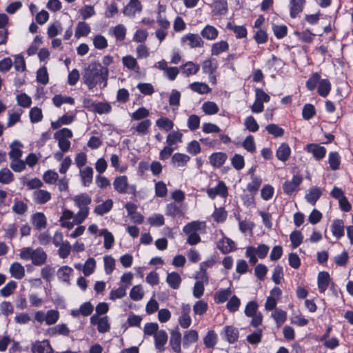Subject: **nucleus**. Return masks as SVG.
I'll list each match as a JSON object with an SVG mask.
<instances>
[{
	"label": "nucleus",
	"mask_w": 353,
	"mask_h": 353,
	"mask_svg": "<svg viewBox=\"0 0 353 353\" xmlns=\"http://www.w3.org/2000/svg\"><path fill=\"white\" fill-rule=\"evenodd\" d=\"M108 73V68L102 67L100 64H91L85 68L83 74L82 80L89 90H92L101 81H104V85H105Z\"/></svg>",
	"instance_id": "nucleus-1"
},
{
	"label": "nucleus",
	"mask_w": 353,
	"mask_h": 353,
	"mask_svg": "<svg viewBox=\"0 0 353 353\" xmlns=\"http://www.w3.org/2000/svg\"><path fill=\"white\" fill-rule=\"evenodd\" d=\"M20 258L25 261L31 260L34 265H42L47 260V254L41 248L33 249L31 247H26L20 250Z\"/></svg>",
	"instance_id": "nucleus-2"
},
{
	"label": "nucleus",
	"mask_w": 353,
	"mask_h": 353,
	"mask_svg": "<svg viewBox=\"0 0 353 353\" xmlns=\"http://www.w3.org/2000/svg\"><path fill=\"white\" fill-rule=\"evenodd\" d=\"M205 223L199 221H194L186 224L183 232L188 236L187 243L194 245L201 241L199 232L205 229Z\"/></svg>",
	"instance_id": "nucleus-3"
},
{
	"label": "nucleus",
	"mask_w": 353,
	"mask_h": 353,
	"mask_svg": "<svg viewBox=\"0 0 353 353\" xmlns=\"http://www.w3.org/2000/svg\"><path fill=\"white\" fill-rule=\"evenodd\" d=\"M114 190L119 194H128L136 196L137 186L134 184H130L128 179L125 175L119 176L114 178L113 181Z\"/></svg>",
	"instance_id": "nucleus-4"
},
{
	"label": "nucleus",
	"mask_w": 353,
	"mask_h": 353,
	"mask_svg": "<svg viewBox=\"0 0 353 353\" xmlns=\"http://www.w3.org/2000/svg\"><path fill=\"white\" fill-rule=\"evenodd\" d=\"M206 193L211 199H214L216 196L225 199L228 195V190L223 181H219L216 186L208 188Z\"/></svg>",
	"instance_id": "nucleus-5"
},
{
	"label": "nucleus",
	"mask_w": 353,
	"mask_h": 353,
	"mask_svg": "<svg viewBox=\"0 0 353 353\" xmlns=\"http://www.w3.org/2000/svg\"><path fill=\"white\" fill-rule=\"evenodd\" d=\"M181 44H187L191 48L203 46L202 37L198 34L188 33L181 38Z\"/></svg>",
	"instance_id": "nucleus-6"
},
{
	"label": "nucleus",
	"mask_w": 353,
	"mask_h": 353,
	"mask_svg": "<svg viewBox=\"0 0 353 353\" xmlns=\"http://www.w3.org/2000/svg\"><path fill=\"white\" fill-rule=\"evenodd\" d=\"M143 6L140 0H130V2L124 7L123 13L125 16L133 18L137 13L141 12Z\"/></svg>",
	"instance_id": "nucleus-7"
},
{
	"label": "nucleus",
	"mask_w": 353,
	"mask_h": 353,
	"mask_svg": "<svg viewBox=\"0 0 353 353\" xmlns=\"http://www.w3.org/2000/svg\"><path fill=\"white\" fill-rule=\"evenodd\" d=\"M302 181L303 177L301 175H294L292 180L286 181L283 183V192L288 195H292L298 190V188Z\"/></svg>",
	"instance_id": "nucleus-8"
},
{
	"label": "nucleus",
	"mask_w": 353,
	"mask_h": 353,
	"mask_svg": "<svg viewBox=\"0 0 353 353\" xmlns=\"http://www.w3.org/2000/svg\"><path fill=\"white\" fill-rule=\"evenodd\" d=\"M191 307L189 304H183L181 306V315L179 318V323L181 327L188 328L192 323V319L190 316Z\"/></svg>",
	"instance_id": "nucleus-9"
},
{
	"label": "nucleus",
	"mask_w": 353,
	"mask_h": 353,
	"mask_svg": "<svg viewBox=\"0 0 353 353\" xmlns=\"http://www.w3.org/2000/svg\"><path fill=\"white\" fill-rule=\"evenodd\" d=\"M181 334L178 327H175L170 332V345L172 350L176 353L181 351Z\"/></svg>",
	"instance_id": "nucleus-10"
},
{
	"label": "nucleus",
	"mask_w": 353,
	"mask_h": 353,
	"mask_svg": "<svg viewBox=\"0 0 353 353\" xmlns=\"http://www.w3.org/2000/svg\"><path fill=\"white\" fill-rule=\"evenodd\" d=\"M211 7L215 15H225L228 12L227 0H214Z\"/></svg>",
	"instance_id": "nucleus-11"
},
{
	"label": "nucleus",
	"mask_w": 353,
	"mask_h": 353,
	"mask_svg": "<svg viewBox=\"0 0 353 353\" xmlns=\"http://www.w3.org/2000/svg\"><path fill=\"white\" fill-rule=\"evenodd\" d=\"M234 242L228 237L222 238L217 243V248L223 254L232 252L234 250Z\"/></svg>",
	"instance_id": "nucleus-12"
},
{
	"label": "nucleus",
	"mask_w": 353,
	"mask_h": 353,
	"mask_svg": "<svg viewBox=\"0 0 353 353\" xmlns=\"http://www.w3.org/2000/svg\"><path fill=\"white\" fill-rule=\"evenodd\" d=\"M330 283V276L327 272H320L318 274L317 284L319 292L324 293Z\"/></svg>",
	"instance_id": "nucleus-13"
},
{
	"label": "nucleus",
	"mask_w": 353,
	"mask_h": 353,
	"mask_svg": "<svg viewBox=\"0 0 353 353\" xmlns=\"http://www.w3.org/2000/svg\"><path fill=\"white\" fill-rule=\"evenodd\" d=\"M305 0H290V15L294 19L303 11Z\"/></svg>",
	"instance_id": "nucleus-14"
},
{
	"label": "nucleus",
	"mask_w": 353,
	"mask_h": 353,
	"mask_svg": "<svg viewBox=\"0 0 353 353\" xmlns=\"http://www.w3.org/2000/svg\"><path fill=\"white\" fill-rule=\"evenodd\" d=\"M79 174L81 176L82 185L85 187H88L92 182V168L88 166L84 168L80 169Z\"/></svg>",
	"instance_id": "nucleus-15"
},
{
	"label": "nucleus",
	"mask_w": 353,
	"mask_h": 353,
	"mask_svg": "<svg viewBox=\"0 0 353 353\" xmlns=\"http://www.w3.org/2000/svg\"><path fill=\"white\" fill-rule=\"evenodd\" d=\"M32 223L38 230H41L46 228L47 219L42 212H36L32 214L31 218Z\"/></svg>",
	"instance_id": "nucleus-16"
},
{
	"label": "nucleus",
	"mask_w": 353,
	"mask_h": 353,
	"mask_svg": "<svg viewBox=\"0 0 353 353\" xmlns=\"http://www.w3.org/2000/svg\"><path fill=\"white\" fill-rule=\"evenodd\" d=\"M227 158V154L224 152H214L209 157V161L212 166L220 168L225 163Z\"/></svg>",
	"instance_id": "nucleus-17"
},
{
	"label": "nucleus",
	"mask_w": 353,
	"mask_h": 353,
	"mask_svg": "<svg viewBox=\"0 0 353 353\" xmlns=\"http://www.w3.org/2000/svg\"><path fill=\"white\" fill-rule=\"evenodd\" d=\"M53 351L48 340L37 341L32 347L33 353H52Z\"/></svg>",
	"instance_id": "nucleus-18"
},
{
	"label": "nucleus",
	"mask_w": 353,
	"mask_h": 353,
	"mask_svg": "<svg viewBox=\"0 0 353 353\" xmlns=\"http://www.w3.org/2000/svg\"><path fill=\"white\" fill-rule=\"evenodd\" d=\"M290 154L291 149L289 145L286 143H281L276 152V157L279 160L283 162L287 161Z\"/></svg>",
	"instance_id": "nucleus-19"
},
{
	"label": "nucleus",
	"mask_w": 353,
	"mask_h": 353,
	"mask_svg": "<svg viewBox=\"0 0 353 353\" xmlns=\"http://www.w3.org/2000/svg\"><path fill=\"white\" fill-rule=\"evenodd\" d=\"M201 35L207 40H215L219 36V30L213 26L206 25L201 31Z\"/></svg>",
	"instance_id": "nucleus-20"
},
{
	"label": "nucleus",
	"mask_w": 353,
	"mask_h": 353,
	"mask_svg": "<svg viewBox=\"0 0 353 353\" xmlns=\"http://www.w3.org/2000/svg\"><path fill=\"white\" fill-rule=\"evenodd\" d=\"M33 199L38 204H44L51 199V194L44 190H37L33 192Z\"/></svg>",
	"instance_id": "nucleus-21"
},
{
	"label": "nucleus",
	"mask_w": 353,
	"mask_h": 353,
	"mask_svg": "<svg viewBox=\"0 0 353 353\" xmlns=\"http://www.w3.org/2000/svg\"><path fill=\"white\" fill-rule=\"evenodd\" d=\"M306 147L307 151L312 153L317 160L322 159L325 156L326 149L323 146L310 143L307 145Z\"/></svg>",
	"instance_id": "nucleus-22"
},
{
	"label": "nucleus",
	"mask_w": 353,
	"mask_h": 353,
	"mask_svg": "<svg viewBox=\"0 0 353 353\" xmlns=\"http://www.w3.org/2000/svg\"><path fill=\"white\" fill-rule=\"evenodd\" d=\"M9 272L12 277L16 279H21L25 276V268L19 262H14L9 268Z\"/></svg>",
	"instance_id": "nucleus-23"
},
{
	"label": "nucleus",
	"mask_w": 353,
	"mask_h": 353,
	"mask_svg": "<svg viewBox=\"0 0 353 353\" xmlns=\"http://www.w3.org/2000/svg\"><path fill=\"white\" fill-rule=\"evenodd\" d=\"M152 122L150 119H144L140 121L137 125H132L131 130H134L138 135L144 136L148 134Z\"/></svg>",
	"instance_id": "nucleus-24"
},
{
	"label": "nucleus",
	"mask_w": 353,
	"mask_h": 353,
	"mask_svg": "<svg viewBox=\"0 0 353 353\" xmlns=\"http://www.w3.org/2000/svg\"><path fill=\"white\" fill-rule=\"evenodd\" d=\"M155 341V347L159 351L164 350V345L168 341V334L165 330L158 331L154 336Z\"/></svg>",
	"instance_id": "nucleus-25"
},
{
	"label": "nucleus",
	"mask_w": 353,
	"mask_h": 353,
	"mask_svg": "<svg viewBox=\"0 0 353 353\" xmlns=\"http://www.w3.org/2000/svg\"><path fill=\"white\" fill-rule=\"evenodd\" d=\"M322 191L320 188L312 187L309 189L308 192L305 195L306 201L312 205H314L321 197Z\"/></svg>",
	"instance_id": "nucleus-26"
},
{
	"label": "nucleus",
	"mask_w": 353,
	"mask_h": 353,
	"mask_svg": "<svg viewBox=\"0 0 353 353\" xmlns=\"http://www.w3.org/2000/svg\"><path fill=\"white\" fill-rule=\"evenodd\" d=\"M344 222L341 219L334 220L331 225V230L332 234L337 239H339L344 235Z\"/></svg>",
	"instance_id": "nucleus-27"
},
{
	"label": "nucleus",
	"mask_w": 353,
	"mask_h": 353,
	"mask_svg": "<svg viewBox=\"0 0 353 353\" xmlns=\"http://www.w3.org/2000/svg\"><path fill=\"white\" fill-rule=\"evenodd\" d=\"M223 333L225 338L230 343H234L238 340L239 331L237 328L233 326H225Z\"/></svg>",
	"instance_id": "nucleus-28"
},
{
	"label": "nucleus",
	"mask_w": 353,
	"mask_h": 353,
	"mask_svg": "<svg viewBox=\"0 0 353 353\" xmlns=\"http://www.w3.org/2000/svg\"><path fill=\"white\" fill-rule=\"evenodd\" d=\"M166 282L171 288L177 290L179 288L181 283V276L176 272L168 273Z\"/></svg>",
	"instance_id": "nucleus-29"
},
{
	"label": "nucleus",
	"mask_w": 353,
	"mask_h": 353,
	"mask_svg": "<svg viewBox=\"0 0 353 353\" xmlns=\"http://www.w3.org/2000/svg\"><path fill=\"white\" fill-rule=\"evenodd\" d=\"M112 206L113 201L109 199L103 203L97 205L94 210V212L97 215L103 216L109 212L112 208Z\"/></svg>",
	"instance_id": "nucleus-30"
},
{
	"label": "nucleus",
	"mask_w": 353,
	"mask_h": 353,
	"mask_svg": "<svg viewBox=\"0 0 353 353\" xmlns=\"http://www.w3.org/2000/svg\"><path fill=\"white\" fill-rule=\"evenodd\" d=\"M22 146V144L17 141H14L10 144V150L8 154L11 160L21 159L23 153L21 150Z\"/></svg>",
	"instance_id": "nucleus-31"
},
{
	"label": "nucleus",
	"mask_w": 353,
	"mask_h": 353,
	"mask_svg": "<svg viewBox=\"0 0 353 353\" xmlns=\"http://www.w3.org/2000/svg\"><path fill=\"white\" fill-rule=\"evenodd\" d=\"M226 28L232 31L237 39L245 38L248 34V31L244 26H236L232 23H228Z\"/></svg>",
	"instance_id": "nucleus-32"
},
{
	"label": "nucleus",
	"mask_w": 353,
	"mask_h": 353,
	"mask_svg": "<svg viewBox=\"0 0 353 353\" xmlns=\"http://www.w3.org/2000/svg\"><path fill=\"white\" fill-rule=\"evenodd\" d=\"M181 69L183 74L186 77H189L196 74L200 69V65L192 61H188L181 66Z\"/></svg>",
	"instance_id": "nucleus-33"
},
{
	"label": "nucleus",
	"mask_w": 353,
	"mask_h": 353,
	"mask_svg": "<svg viewBox=\"0 0 353 353\" xmlns=\"http://www.w3.org/2000/svg\"><path fill=\"white\" fill-rule=\"evenodd\" d=\"M190 159V157L187 154L175 153L172 157V163L174 167H184Z\"/></svg>",
	"instance_id": "nucleus-34"
},
{
	"label": "nucleus",
	"mask_w": 353,
	"mask_h": 353,
	"mask_svg": "<svg viewBox=\"0 0 353 353\" xmlns=\"http://www.w3.org/2000/svg\"><path fill=\"white\" fill-rule=\"evenodd\" d=\"M332 85L330 81L327 79H321L319 85L317 92L322 97H326L330 92Z\"/></svg>",
	"instance_id": "nucleus-35"
},
{
	"label": "nucleus",
	"mask_w": 353,
	"mask_h": 353,
	"mask_svg": "<svg viewBox=\"0 0 353 353\" xmlns=\"http://www.w3.org/2000/svg\"><path fill=\"white\" fill-rule=\"evenodd\" d=\"M199 339L198 332L194 330H190L185 332L183 338V347H188L190 344L197 341Z\"/></svg>",
	"instance_id": "nucleus-36"
},
{
	"label": "nucleus",
	"mask_w": 353,
	"mask_h": 353,
	"mask_svg": "<svg viewBox=\"0 0 353 353\" xmlns=\"http://www.w3.org/2000/svg\"><path fill=\"white\" fill-rule=\"evenodd\" d=\"M229 49V44L225 41H220L212 45L211 54L214 56H218L221 53L228 51Z\"/></svg>",
	"instance_id": "nucleus-37"
},
{
	"label": "nucleus",
	"mask_w": 353,
	"mask_h": 353,
	"mask_svg": "<svg viewBox=\"0 0 353 353\" xmlns=\"http://www.w3.org/2000/svg\"><path fill=\"white\" fill-rule=\"evenodd\" d=\"M122 63L126 68L130 70L138 72L139 70V66L137 59L131 55H127L122 58Z\"/></svg>",
	"instance_id": "nucleus-38"
},
{
	"label": "nucleus",
	"mask_w": 353,
	"mask_h": 353,
	"mask_svg": "<svg viewBox=\"0 0 353 353\" xmlns=\"http://www.w3.org/2000/svg\"><path fill=\"white\" fill-rule=\"evenodd\" d=\"M91 197L86 194H81L74 196V202L79 208H88V205L91 203Z\"/></svg>",
	"instance_id": "nucleus-39"
},
{
	"label": "nucleus",
	"mask_w": 353,
	"mask_h": 353,
	"mask_svg": "<svg viewBox=\"0 0 353 353\" xmlns=\"http://www.w3.org/2000/svg\"><path fill=\"white\" fill-rule=\"evenodd\" d=\"M232 291L230 288L220 289L214 294V299L216 303H223L230 296Z\"/></svg>",
	"instance_id": "nucleus-40"
},
{
	"label": "nucleus",
	"mask_w": 353,
	"mask_h": 353,
	"mask_svg": "<svg viewBox=\"0 0 353 353\" xmlns=\"http://www.w3.org/2000/svg\"><path fill=\"white\" fill-rule=\"evenodd\" d=\"M251 180H252L251 182L247 185V190L251 194H254L258 192V190L261 185L262 179L259 176H256L255 174H252Z\"/></svg>",
	"instance_id": "nucleus-41"
},
{
	"label": "nucleus",
	"mask_w": 353,
	"mask_h": 353,
	"mask_svg": "<svg viewBox=\"0 0 353 353\" xmlns=\"http://www.w3.org/2000/svg\"><path fill=\"white\" fill-rule=\"evenodd\" d=\"M128 288V285L121 284L117 289L112 290L110 293V299L115 301L116 299H122L126 295Z\"/></svg>",
	"instance_id": "nucleus-42"
},
{
	"label": "nucleus",
	"mask_w": 353,
	"mask_h": 353,
	"mask_svg": "<svg viewBox=\"0 0 353 353\" xmlns=\"http://www.w3.org/2000/svg\"><path fill=\"white\" fill-rule=\"evenodd\" d=\"M217 68V63L215 59H209L205 60L202 64V70L205 74L211 75L214 74Z\"/></svg>",
	"instance_id": "nucleus-43"
},
{
	"label": "nucleus",
	"mask_w": 353,
	"mask_h": 353,
	"mask_svg": "<svg viewBox=\"0 0 353 353\" xmlns=\"http://www.w3.org/2000/svg\"><path fill=\"white\" fill-rule=\"evenodd\" d=\"M90 32V26L84 22L80 21L77 23L76 30H75V37L77 38H80L81 37H85L88 35Z\"/></svg>",
	"instance_id": "nucleus-44"
},
{
	"label": "nucleus",
	"mask_w": 353,
	"mask_h": 353,
	"mask_svg": "<svg viewBox=\"0 0 353 353\" xmlns=\"http://www.w3.org/2000/svg\"><path fill=\"white\" fill-rule=\"evenodd\" d=\"M189 87L192 91L201 94H207L211 91L209 86L202 82H194L190 84Z\"/></svg>",
	"instance_id": "nucleus-45"
},
{
	"label": "nucleus",
	"mask_w": 353,
	"mask_h": 353,
	"mask_svg": "<svg viewBox=\"0 0 353 353\" xmlns=\"http://www.w3.org/2000/svg\"><path fill=\"white\" fill-rule=\"evenodd\" d=\"M14 179V174L8 168H4L0 170V183L10 184Z\"/></svg>",
	"instance_id": "nucleus-46"
},
{
	"label": "nucleus",
	"mask_w": 353,
	"mask_h": 353,
	"mask_svg": "<svg viewBox=\"0 0 353 353\" xmlns=\"http://www.w3.org/2000/svg\"><path fill=\"white\" fill-rule=\"evenodd\" d=\"M328 162L332 170H337L341 164V157L338 152H332L329 154Z\"/></svg>",
	"instance_id": "nucleus-47"
},
{
	"label": "nucleus",
	"mask_w": 353,
	"mask_h": 353,
	"mask_svg": "<svg viewBox=\"0 0 353 353\" xmlns=\"http://www.w3.org/2000/svg\"><path fill=\"white\" fill-rule=\"evenodd\" d=\"M73 272L72 268L65 265L61 267L57 271L58 279L63 282H69L70 276Z\"/></svg>",
	"instance_id": "nucleus-48"
},
{
	"label": "nucleus",
	"mask_w": 353,
	"mask_h": 353,
	"mask_svg": "<svg viewBox=\"0 0 353 353\" xmlns=\"http://www.w3.org/2000/svg\"><path fill=\"white\" fill-rule=\"evenodd\" d=\"M99 235L104 237V248L107 250L110 249L114 243L112 234L108 230L103 229L100 231Z\"/></svg>",
	"instance_id": "nucleus-49"
},
{
	"label": "nucleus",
	"mask_w": 353,
	"mask_h": 353,
	"mask_svg": "<svg viewBox=\"0 0 353 353\" xmlns=\"http://www.w3.org/2000/svg\"><path fill=\"white\" fill-rule=\"evenodd\" d=\"M217 334L214 330L208 332L207 334L203 339L205 345L208 348H212L217 343Z\"/></svg>",
	"instance_id": "nucleus-50"
},
{
	"label": "nucleus",
	"mask_w": 353,
	"mask_h": 353,
	"mask_svg": "<svg viewBox=\"0 0 353 353\" xmlns=\"http://www.w3.org/2000/svg\"><path fill=\"white\" fill-rule=\"evenodd\" d=\"M156 125L160 129L164 130L166 132L171 130L174 127V123L167 117H161L156 121Z\"/></svg>",
	"instance_id": "nucleus-51"
},
{
	"label": "nucleus",
	"mask_w": 353,
	"mask_h": 353,
	"mask_svg": "<svg viewBox=\"0 0 353 353\" xmlns=\"http://www.w3.org/2000/svg\"><path fill=\"white\" fill-rule=\"evenodd\" d=\"M95 268L96 261L94 259L90 257L85 262L82 268V272L85 276H88L94 272Z\"/></svg>",
	"instance_id": "nucleus-52"
},
{
	"label": "nucleus",
	"mask_w": 353,
	"mask_h": 353,
	"mask_svg": "<svg viewBox=\"0 0 353 353\" xmlns=\"http://www.w3.org/2000/svg\"><path fill=\"white\" fill-rule=\"evenodd\" d=\"M321 80V75L318 72L313 73L306 81V88L310 91L314 90L317 87Z\"/></svg>",
	"instance_id": "nucleus-53"
},
{
	"label": "nucleus",
	"mask_w": 353,
	"mask_h": 353,
	"mask_svg": "<svg viewBox=\"0 0 353 353\" xmlns=\"http://www.w3.org/2000/svg\"><path fill=\"white\" fill-rule=\"evenodd\" d=\"M272 316L274 319L277 327H280L285 321L287 313L281 309H276L274 313L272 314Z\"/></svg>",
	"instance_id": "nucleus-54"
},
{
	"label": "nucleus",
	"mask_w": 353,
	"mask_h": 353,
	"mask_svg": "<svg viewBox=\"0 0 353 353\" xmlns=\"http://www.w3.org/2000/svg\"><path fill=\"white\" fill-rule=\"evenodd\" d=\"M183 134L178 131H172L168 134L166 143L168 145L172 147L173 145L176 144L177 143L181 142Z\"/></svg>",
	"instance_id": "nucleus-55"
},
{
	"label": "nucleus",
	"mask_w": 353,
	"mask_h": 353,
	"mask_svg": "<svg viewBox=\"0 0 353 353\" xmlns=\"http://www.w3.org/2000/svg\"><path fill=\"white\" fill-rule=\"evenodd\" d=\"M290 239L292 243V247L296 248L302 243L303 236L300 231L294 230L290 234Z\"/></svg>",
	"instance_id": "nucleus-56"
},
{
	"label": "nucleus",
	"mask_w": 353,
	"mask_h": 353,
	"mask_svg": "<svg viewBox=\"0 0 353 353\" xmlns=\"http://www.w3.org/2000/svg\"><path fill=\"white\" fill-rule=\"evenodd\" d=\"M244 125L245 128L251 132H256L259 128V124L252 116H248L245 118Z\"/></svg>",
	"instance_id": "nucleus-57"
},
{
	"label": "nucleus",
	"mask_w": 353,
	"mask_h": 353,
	"mask_svg": "<svg viewBox=\"0 0 353 353\" xmlns=\"http://www.w3.org/2000/svg\"><path fill=\"white\" fill-rule=\"evenodd\" d=\"M228 213L223 208H215L212 218L217 223H223L226 220Z\"/></svg>",
	"instance_id": "nucleus-58"
},
{
	"label": "nucleus",
	"mask_w": 353,
	"mask_h": 353,
	"mask_svg": "<svg viewBox=\"0 0 353 353\" xmlns=\"http://www.w3.org/2000/svg\"><path fill=\"white\" fill-rule=\"evenodd\" d=\"M51 335L61 334L68 336L70 333V330L65 324H59L49 330Z\"/></svg>",
	"instance_id": "nucleus-59"
},
{
	"label": "nucleus",
	"mask_w": 353,
	"mask_h": 353,
	"mask_svg": "<svg viewBox=\"0 0 353 353\" xmlns=\"http://www.w3.org/2000/svg\"><path fill=\"white\" fill-rule=\"evenodd\" d=\"M144 292L141 285L134 286L130 292V298L135 301H140L143 299Z\"/></svg>",
	"instance_id": "nucleus-60"
},
{
	"label": "nucleus",
	"mask_w": 353,
	"mask_h": 353,
	"mask_svg": "<svg viewBox=\"0 0 353 353\" xmlns=\"http://www.w3.org/2000/svg\"><path fill=\"white\" fill-rule=\"evenodd\" d=\"M166 214L173 217L180 216L183 214L181 207L174 203H169L166 207Z\"/></svg>",
	"instance_id": "nucleus-61"
},
{
	"label": "nucleus",
	"mask_w": 353,
	"mask_h": 353,
	"mask_svg": "<svg viewBox=\"0 0 353 353\" xmlns=\"http://www.w3.org/2000/svg\"><path fill=\"white\" fill-rule=\"evenodd\" d=\"M268 132L274 137H281L284 134V130L276 124H270L265 128Z\"/></svg>",
	"instance_id": "nucleus-62"
},
{
	"label": "nucleus",
	"mask_w": 353,
	"mask_h": 353,
	"mask_svg": "<svg viewBox=\"0 0 353 353\" xmlns=\"http://www.w3.org/2000/svg\"><path fill=\"white\" fill-rule=\"evenodd\" d=\"M202 110L206 114H215L219 109L214 102L207 101L202 105Z\"/></svg>",
	"instance_id": "nucleus-63"
},
{
	"label": "nucleus",
	"mask_w": 353,
	"mask_h": 353,
	"mask_svg": "<svg viewBox=\"0 0 353 353\" xmlns=\"http://www.w3.org/2000/svg\"><path fill=\"white\" fill-rule=\"evenodd\" d=\"M316 114V110L312 104H305L302 110V117L305 120H310Z\"/></svg>",
	"instance_id": "nucleus-64"
}]
</instances>
